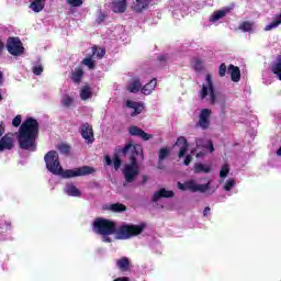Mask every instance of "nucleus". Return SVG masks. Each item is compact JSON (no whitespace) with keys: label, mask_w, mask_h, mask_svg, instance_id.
Masks as SVG:
<instances>
[{"label":"nucleus","mask_w":281,"mask_h":281,"mask_svg":"<svg viewBox=\"0 0 281 281\" xmlns=\"http://www.w3.org/2000/svg\"><path fill=\"white\" fill-rule=\"evenodd\" d=\"M128 157L130 164L123 168V177L126 183H133L139 177V162L144 161V147L140 144L126 143L124 147H116L113 154L114 170L122 168V159Z\"/></svg>","instance_id":"f257e3e1"},{"label":"nucleus","mask_w":281,"mask_h":281,"mask_svg":"<svg viewBox=\"0 0 281 281\" xmlns=\"http://www.w3.org/2000/svg\"><path fill=\"white\" fill-rule=\"evenodd\" d=\"M21 114H18L13 121L12 126L19 128L18 144L21 150H29L30 153H36V140L38 139L40 125L38 121L32 116L27 117L22 124Z\"/></svg>","instance_id":"f03ea898"},{"label":"nucleus","mask_w":281,"mask_h":281,"mask_svg":"<svg viewBox=\"0 0 281 281\" xmlns=\"http://www.w3.org/2000/svg\"><path fill=\"white\" fill-rule=\"evenodd\" d=\"M44 161L49 172H52L53 175H59L60 177H63V179H74L75 177H87L95 172V168L90 166H82L75 169L64 170L63 167L60 166L58 151L56 150L48 151L44 157Z\"/></svg>","instance_id":"7ed1b4c3"},{"label":"nucleus","mask_w":281,"mask_h":281,"mask_svg":"<svg viewBox=\"0 0 281 281\" xmlns=\"http://www.w3.org/2000/svg\"><path fill=\"white\" fill-rule=\"evenodd\" d=\"M92 229L99 236H113V234L116 236L117 224L113 220L97 217L93 221Z\"/></svg>","instance_id":"20e7f679"},{"label":"nucleus","mask_w":281,"mask_h":281,"mask_svg":"<svg viewBox=\"0 0 281 281\" xmlns=\"http://www.w3.org/2000/svg\"><path fill=\"white\" fill-rule=\"evenodd\" d=\"M146 228V225H135L122 223L119 227H116V240H130V238H135V236H139Z\"/></svg>","instance_id":"39448f33"},{"label":"nucleus","mask_w":281,"mask_h":281,"mask_svg":"<svg viewBox=\"0 0 281 281\" xmlns=\"http://www.w3.org/2000/svg\"><path fill=\"white\" fill-rule=\"evenodd\" d=\"M206 83L202 85V89L199 92L200 100H205L210 95L211 104H216V90L214 89V81L212 80V75L206 74Z\"/></svg>","instance_id":"423d86ee"},{"label":"nucleus","mask_w":281,"mask_h":281,"mask_svg":"<svg viewBox=\"0 0 281 281\" xmlns=\"http://www.w3.org/2000/svg\"><path fill=\"white\" fill-rule=\"evenodd\" d=\"M7 50L11 56H22L25 53V47L19 37H9L7 40Z\"/></svg>","instance_id":"0eeeda50"},{"label":"nucleus","mask_w":281,"mask_h":281,"mask_svg":"<svg viewBox=\"0 0 281 281\" xmlns=\"http://www.w3.org/2000/svg\"><path fill=\"white\" fill-rule=\"evenodd\" d=\"M80 134L86 144H93L95 142V136L93 134V125L90 123H82L80 126Z\"/></svg>","instance_id":"6e6552de"},{"label":"nucleus","mask_w":281,"mask_h":281,"mask_svg":"<svg viewBox=\"0 0 281 281\" xmlns=\"http://www.w3.org/2000/svg\"><path fill=\"white\" fill-rule=\"evenodd\" d=\"M212 116V110L202 109L199 115V121L196 126H200L202 131H207L210 128V117Z\"/></svg>","instance_id":"1a4fd4ad"},{"label":"nucleus","mask_w":281,"mask_h":281,"mask_svg":"<svg viewBox=\"0 0 281 281\" xmlns=\"http://www.w3.org/2000/svg\"><path fill=\"white\" fill-rule=\"evenodd\" d=\"M173 147L180 148L178 153V157L179 159H182V157H186V154L188 153V148H190V144L188 143V138H186L184 136H180L177 138V142L173 145Z\"/></svg>","instance_id":"9d476101"},{"label":"nucleus","mask_w":281,"mask_h":281,"mask_svg":"<svg viewBox=\"0 0 281 281\" xmlns=\"http://www.w3.org/2000/svg\"><path fill=\"white\" fill-rule=\"evenodd\" d=\"M12 148H14V137H12V134H5L0 138V153L12 150Z\"/></svg>","instance_id":"9b49d317"},{"label":"nucleus","mask_w":281,"mask_h":281,"mask_svg":"<svg viewBox=\"0 0 281 281\" xmlns=\"http://www.w3.org/2000/svg\"><path fill=\"white\" fill-rule=\"evenodd\" d=\"M128 133H130V135H132V137H142V139L144 142H148V139H153V135L145 133L144 130H142L135 125H132L128 128Z\"/></svg>","instance_id":"f8f14e48"},{"label":"nucleus","mask_w":281,"mask_h":281,"mask_svg":"<svg viewBox=\"0 0 281 281\" xmlns=\"http://www.w3.org/2000/svg\"><path fill=\"white\" fill-rule=\"evenodd\" d=\"M172 196H175V191L162 188L154 193L151 201L153 203H157L159 199H172Z\"/></svg>","instance_id":"ddd939ff"},{"label":"nucleus","mask_w":281,"mask_h":281,"mask_svg":"<svg viewBox=\"0 0 281 281\" xmlns=\"http://www.w3.org/2000/svg\"><path fill=\"white\" fill-rule=\"evenodd\" d=\"M127 5L128 4H127L126 0H114L111 3V10L115 14H124V12H126Z\"/></svg>","instance_id":"4468645a"},{"label":"nucleus","mask_w":281,"mask_h":281,"mask_svg":"<svg viewBox=\"0 0 281 281\" xmlns=\"http://www.w3.org/2000/svg\"><path fill=\"white\" fill-rule=\"evenodd\" d=\"M136 2L132 7L134 12L138 14L142 13L143 10H148L150 5H153V0H135Z\"/></svg>","instance_id":"2eb2a0df"},{"label":"nucleus","mask_w":281,"mask_h":281,"mask_svg":"<svg viewBox=\"0 0 281 281\" xmlns=\"http://www.w3.org/2000/svg\"><path fill=\"white\" fill-rule=\"evenodd\" d=\"M82 78H85V69H82V67H77L70 72V80L75 85H80V82H82Z\"/></svg>","instance_id":"dca6fc26"},{"label":"nucleus","mask_w":281,"mask_h":281,"mask_svg":"<svg viewBox=\"0 0 281 281\" xmlns=\"http://www.w3.org/2000/svg\"><path fill=\"white\" fill-rule=\"evenodd\" d=\"M126 106L128 109H133L134 110L131 113L132 117H135V115H139V113H142V111H144V106L139 102L127 100L126 101Z\"/></svg>","instance_id":"f3484780"},{"label":"nucleus","mask_w":281,"mask_h":281,"mask_svg":"<svg viewBox=\"0 0 281 281\" xmlns=\"http://www.w3.org/2000/svg\"><path fill=\"white\" fill-rule=\"evenodd\" d=\"M232 82H240V68L231 64L227 68Z\"/></svg>","instance_id":"a211bd4d"},{"label":"nucleus","mask_w":281,"mask_h":281,"mask_svg":"<svg viewBox=\"0 0 281 281\" xmlns=\"http://www.w3.org/2000/svg\"><path fill=\"white\" fill-rule=\"evenodd\" d=\"M211 182L209 181L205 184H199L194 180L191 184H189L190 192H202L205 193L207 190H210Z\"/></svg>","instance_id":"6ab92c4d"},{"label":"nucleus","mask_w":281,"mask_h":281,"mask_svg":"<svg viewBox=\"0 0 281 281\" xmlns=\"http://www.w3.org/2000/svg\"><path fill=\"white\" fill-rule=\"evenodd\" d=\"M196 148H206L209 153L214 151V143L212 140H205L204 138H198L195 140Z\"/></svg>","instance_id":"aec40b11"},{"label":"nucleus","mask_w":281,"mask_h":281,"mask_svg":"<svg viewBox=\"0 0 281 281\" xmlns=\"http://www.w3.org/2000/svg\"><path fill=\"white\" fill-rule=\"evenodd\" d=\"M156 88L157 79L154 78L142 88V92L144 93V95H150L151 91H155Z\"/></svg>","instance_id":"412c9836"},{"label":"nucleus","mask_w":281,"mask_h":281,"mask_svg":"<svg viewBox=\"0 0 281 281\" xmlns=\"http://www.w3.org/2000/svg\"><path fill=\"white\" fill-rule=\"evenodd\" d=\"M105 210H109L110 212L120 214L122 212H126V205L117 202V203H113V204L105 206Z\"/></svg>","instance_id":"4be33fe9"},{"label":"nucleus","mask_w":281,"mask_h":281,"mask_svg":"<svg viewBox=\"0 0 281 281\" xmlns=\"http://www.w3.org/2000/svg\"><path fill=\"white\" fill-rule=\"evenodd\" d=\"M116 266L119 267L120 271H128L131 269V261L127 257H122L116 261Z\"/></svg>","instance_id":"5701e85b"},{"label":"nucleus","mask_w":281,"mask_h":281,"mask_svg":"<svg viewBox=\"0 0 281 281\" xmlns=\"http://www.w3.org/2000/svg\"><path fill=\"white\" fill-rule=\"evenodd\" d=\"M193 168H194L195 175H199L201 172H205L207 175V173L212 172V168L210 166L199 164V162H196Z\"/></svg>","instance_id":"b1692460"},{"label":"nucleus","mask_w":281,"mask_h":281,"mask_svg":"<svg viewBox=\"0 0 281 281\" xmlns=\"http://www.w3.org/2000/svg\"><path fill=\"white\" fill-rule=\"evenodd\" d=\"M139 89H142V82L139 81V79L134 80L127 87V91H130V93H139Z\"/></svg>","instance_id":"393cba45"},{"label":"nucleus","mask_w":281,"mask_h":281,"mask_svg":"<svg viewBox=\"0 0 281 281\" xmlns=\"http://www.w3.org/2000/svg\"><path fill=\"white\" fill-rule=\"evenodd\" d=\"M93 95V92H91V87L89 86H83L82 89L80 90V98L81 100H89Z\"/></svg>","instance_id":"a878e982"},{"label":"nucleus","mask_w":281,"mask_h":281,"mask_svg":"<svg viewBox=\"0 0 281 281\" xmlns=\"http://www.w3.org/2000/svg\"><path fill=\"white\" fill-rule=\"evenodd\" d=\"M280 24H281V13L279 15H276L274 20L270 24L266 25L265 31L269 32L271 30H274V27H278V25Z\"/></svg>","instance_id":"bb28decb"},{"label":"nucleus","mask_w":281,"mask_h":281,"mask_svg":"<svg viewBox=\"0 0 281 281\" xmlns=\"http://www.w3.org/2000/svg\"><path fill=\"white\" fill-rule=\"evenodd\" d=\"M31 10H33V12H43V10H45V2H31L30 7Z\"/></svg>","instance_id":"cd10ccee"},{"label":"nucleus","mask_w":281,"mask_h":281,"mask_svg":"<svg viewBox=\"0 0 281 281\" xmlns=\"http://www.w3.org/2000/svg\"><path fill=\"white\" fill-rule=\"evenodd\" d=\"M66 193H68L69 196H80V190L74 186V184H68L66 187Z\"/></svg>","instance_id":"c85d7f7f"},{"label":"nucleus","mask_w":281,"mask_h":281,"mask_svg":"<svg viewBox=\"0 0 281 281\" xmlns=\"http://www.w3.org/2000/svg\"><path fill=\"white\" fill-rule=\"evenodd\" d=\"M104 54H106V50L104 48H98V46L92 47V57L94 56L95 58H104Z\"/></svg>","instance_id":"c756f323"},{"label":"nucleus","mask_w":281,"mask_h":281,"mask_svg":"<svg viewBox=\"0 0 281 281\" xmlns=\"http://www.w3.org/2000/svg\"><path fill=\"white\" fill-rule=\"evenodd\" d=\"M81 65H86L88 69H95V60H93L92 56L82 59Z\"/></svg>","instance_id":"7c9ffc66"},{"label":"nucleus","mask_w":281,"mask_h":281,"mask_svg":"<svg viewBox=\"0 0 281 281\" xmlns=\"http://www.w3.org/2000/svg\"><path fill=\"white\" fill-rule=\"evenodd\" d=\"M239 30H241V32H251V30H254V22L244 21L239 25Z\"/></svg>","instance_id":"2f4dec72"},{"label":"nucleus","mask_w":281,"mask_h":281,"mask_svg":"<svg viewBox=\"0 0 281 281\" xmlns=\"http://www.w3.org/2000/svg\"><path fill=\"white\" fill-rule=\"evenodd\" d=\"M170 156V150L167 147H162L158 151V161H164L167 157Z\"/></svg>","instance_id":"473e14b6"},{"label":"nucleus","mask_w":281,"mask_h":281,"mask_svg":"<svg viewBox=\"0 0 281 281\" xmlns=\"http://www.w3.org/2000/svg\"><path fill=\"white\" fill-rule=\"evenodd\" d=\"M225 14H227V11H223V10H220V11H215L210 21H220V19H223V16H225Z\"/></svg>","instance_id":"72a5a7b5"},{"label":"nucleus","mask_w":281,"mask_h":281,"mask_svg":"<svg viewBox=\"0 0 281 281\" xmlns=\"http://www.w3.org/2000/svg\"><path fill=\"white\" fill-rule=\"evenodd\" d=\"M194 64H193V69L198 72L203 71L204 67H203V60H201L200 58H194Z\"/></svg>","instance_id":"f704fd0d"},{"label":"nucleus","mask_w":281,"mask_h":281,"mask_svg":"<svg viewBox=\"0 0 281 281\" xmlns=\"http://www.w3.org/2000/svg\"><path fill=\"white\" fill-rule=\"evenodd\" d=\"M61 104L63 106H71L74 104V98H71L69 94H65L64 98L61 99Z\"/></svg>","instance_id":"c9c22d12"},{"label":"nucleus","mask_w":281,"mask_h":281,"mask_svg":"<svg viewBox=\"0 0 281 281\" xmlns=\"http://www.w3.org/2000/svg\"><path fill=\"white\" fill-rule=\"evenodd\" d=\"M272 72L281 80V59L272 67Z\"/></svg>","instance_id":"e433bc0d"},{"label":"nucleus","mask_w":281,"mask_h":281,"mask_svg":"<svg viewBox=\"0 0 281 281\" xmlns=\"http://www.w3.org/2000/svg\"><path fill=\"white\" fill-rule=\"evenodd\" d=\"M229 175V165L225 164L222 166L220 171L221 179H225Z\"/></svg>","instance_id":"4c0bfd02"},{"label":"nucleus","mask_w":281,"mask_h":281,"mask_svg":"<svg viewBox=\"0 0 281 281\" xmlns=\"http://www.w3.org/2000/svg\"><path fill=\"white\" fill-rule=\"evenodd\" d=\"M66 3L71 5V8H80V5L83 3V0H66Z\"/></svg>","instance_id":"58836bf2"},{"label":"nucleus","mask_w":281,"mask_h":281,"mask_svg":"<svg viewBox=\"0 0 281 281\" xmlns=\"http://www.w3.org/2000/svg\"><path fill=\"white\" fill-rule=\"evenodd\" d=\"M234 186H236V181L234 179H229L226 181V183L224 186V190L226 192H229L232 190V188H234Z\"/></svg>","instance_id":"ea45409f"},{"label":"nucleus","mask_w":281,"mask_h":281,"mask_svg":"<svg viewBox=\"0 0 281 281\" xmlns=\"http://www.w3.org/2000/svg\"><path fill=\"white\" fill-rule=\"evenodd\" d=\"M193 182V180L191 181H188L186 183H181V182H178V188L179 190H182V191H186V190H189L190 191V184Z\"/></svg>","instance_id":"a19ab883"},{"label":"nucleus","mask_w":281,"mask_h":281,"mask_svg":"<svg viewBox=\"0 0 281 281\" xmlns=\"http://www.w3.org/2000/svg\"><path fill=\"white\" fill-rule=\"evenodd\" d=\"M218 74L221 78H225V74H227V65L225 63L220 65Z\"/></svg>","instance_id":"79ce46f5"},{"label":"nucleus","mask_w":281,"mask_h":281,"mask_svg":"<svg viewBox=\"0 0 281 281\" xmlns=\"http://www.w3.org/2000/svg\"><path fill=\"white\" fill-rule=\"evenodd\" d=\"M32 71L34 76H41L43 74V65L33 66Z\"/></svg>","instance_id":"37998d69"},{"label":"nucleus","mask_w":281,"mask_h":281,"mask_svg":"<svg viewBox=\"0 0 281 281\" xmlns=\"http://www.w3.org/2000/svg\"><path fill=\"white\" fill-rule=\"evenodd\" d=\"M59 150L64 155H69V150H71V148L69 147V145H60L59 146Z\"/></svg>","instance_id":"c03bdc74"},{"label":"nucleus","mask_w":281,"mask_h":281,"mask_svg":"<svg viewBox=\"0 0 281 281\" xmlns=\"http://www.w3.org/2000/svg\"><path fill=\"white\" fill-rule=\"evenodd\" d=\"M192 162V156L191 155H187V157L184 158V166H190V164Z\"/></svg>","instance_id":"a18cd8bd"},{"label":"nucleus","mask_w":281,"mask_h":281,"mask_svg":"<svg viewBox=\"0 0 281 281\" xmlns=\"http://www.w3.org/2000/svg\"><path fill=\"white\" fill-rule=\"evenodd\" d=\"M106 19V14L101 13L98 19H97V23H103V21Z\"/></svg>","instance_id":"49530a36"},{"label":"nucleus","mask_w":281,"mask_h":281,"mask_svg":"<svg viewBox=\"0 0 281 281\" xmlns=\"http://www.w3.org/2000/svg\"><path fill=\"white\" fill-rule=\"evenodd\" d=\"M104 159H105L106 166H112L113 165V159H111V156H105Z\"/></svg>","instance_id":"de8ad7c7"},{"label":"nucleus","mask_w":281,"mask_h":281,"mask_svg":"<svg viewBox=\"0 0 281 281\" xmlns=\"http://www.w3.org/2000/svg\"><path fill=\"white\" fill-rule=\"evenodd\" d=\"M3 133H5V126L3 125V122H0V137L3 136Z\"/></svg>","instance_id":"09e8293b"},{"label":"nucleus","mask_w":281,"mask_h":281,"mask_svg":"<svg viewBox=\"0 0 281 281\" xmlns=\"http://www.w3.org/2000/svg\"><path fill=\"white\" fill-rule=\"evenodd\" d=\"M158 61L161 63V65H166V55H160Z\"/></svg>","instance_id":"8fccbe9b"},{"label":"nucleus","mask_w":281,"mask_h":281,"mask_svg":"<svg viewBox=\"0 0 281 281\" xmlns=\"http://www.w3.org/2000/svg\"><path fill=\"white\" fill-rule=\"evenodd\" d=\"M210 212H211L210 206H206V207L204 209V211H203V216L209 217V216H210Z\"/></svg>","instance_id":"3c124183"},{"label":"nucleus","mask_w":281,"mask_h":281,"mask_svg":"<svg viewBox=\"0 0 281 281\" xmlns=\"http://www.w3.org/2000/svg\"><path fill=\"white\" fill-rule=\"evenodd\" d=\"M113 281H131V279H128V277H120L114 279Z\"/></svg>","instance_id":"603ef678"},{"label":"nucleus","mask_w":281,"mask_h":281,"mask_svg":"<svg viewBox=\"0 0 281 281\" xmlns=\"http://www.w3.org/2000/svg\"><path fill=\"white\" fill-rule=\"evenodd\" d=\"M196 159H201V157H205V151H199L196 155H195Z\"/></svg>","instance_id":"864d4df0"},{"label":"nucleus","mask_w":281,"mask_h":281,"mask_svg":"<svg viewBox=\"0 0 281 281\" xmlns=\"http://www.w3.org/2000/svg\"><path fill=\"white\" fill-rule=\"evenodd\" d=\"M104 243H112V240H111V237H109V236H104Z\"/></svg>","instance_id":"5fc2aeb1"},{"label":"nucleus","mask_w":281,"mask_h":281,"mask_svg":"<svg viewBox=\"0 0 281 281\" xmlns=\"http://www.w3.org/2000/svg\"><path fill=\"white\" fill-rule=\"evenodd\" d=\"M158 169L159 170H164V165L161 164V161L158 160Z\"/></svg>","instance_id":"6e6d98bb"},{"label":"nucleus","mask_w":281,"mask_h":281,"mask_svg":"<svg viewBox=\"0 0 281 281\" xmlns=\"http://www.w3.org/2000/svg\"><path fill=\"white\" fill-rule=\"evenodd\" d=\"M3 83V72L0 71V85Z\"/></svg>","instance_id":"4d7b16f0"},{"label":"nucleus","mask_w":281,"mask_h":281,"mask_svg":"<svg viewBox=\"0 0 281 281\" xmlns=\"http://www.w3.org/2000/svg\"><path fill=\"white\" fill-rule=\"evenodd\" d=\"M277 157H281V146H280L279 149L277 150Z\"/></svg>","instance_id":"13d9d810"},{"label":"nucleus","mask_w":281,"mask_h":281,"mask_svg":"<svg viewBox=\"0 0 281 281\" xmlns=\"http://www.w3.org/2000/svg\"><path fill=\"white\" fill-rule=\"evenodd\" d=\"M35 3H45V0H33Z\"/></svg>","instance_id":"bf43d9fd"},{"label":"nucleus","mask_w":281,"mask_h":281,"mask_svg":"<svg viewBox=\"0 0 281 281\" xmlns=\"http://www.w3.org/2000/svg\"><path fill=\"white\" fill-rule=\"evenodd\" d=\"M143 183H146V176H143Z\"/></svg>","instance_id":"052dcab7"},{"label":"nucleus","mask_w":281,"mask_h":281,"mask_svg":"<svg viewBox=\"0 0 281 281\" xmlns=\"http://www.w3.org/2000/svg\"><path fill=\"white\" fill-rule=\"evenodd\" d=\"M0 100H3V97L1 95V93H0Z\"/></svg>","instance_id":"680f3d73"}]
</instances>
